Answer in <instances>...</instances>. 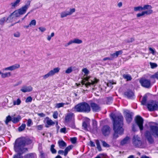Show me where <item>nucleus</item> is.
I'll return each instance as SVG.
<instances>
[{"instance_id": "f257e3e1", "label": "nucleus", "mask_w": 158, "mask_h": 158, "mask_svg": "<svg viewBox=\"0 0 158 158\" xmlns=\"http://www.w3.org/2000/svg\"><path fill=\"white\" fill-rule=\"evenodd\" d=\"M110 116L113 121V130L114 132L113 138L116 139L118 137V134L121 135L123 133V118L122 115L116 116L113 113L110 114Z\"/></svg>"}, {"instance_id": "f03ea898", "label": "nucleus", "mask_w": 158, "mask_h": 158, "mask_svg": "<svg viewBox=\"0 0 158 158\" xmlns=\"http://www.w3.org/2000/svg\"><path fill=\"white\" fill-rule=\"evenodd\" d=\"M25 145V140L19 138L17 139L15 143L14 148L15 151L18 154L14 155L13 158H23L21 156L24 152L27 151V148H24Z\"/></svg>"}, {"instance_id": "7ed1b4c3", "label": "nucleus", "mask_w": 158, "mask_h": 158, "mask_svg": "<svg viewBox=\"0 0 158 158\" xmlns=\"http://www.w3.org/2000/svg\"><path fill=\"white\" fill-rule=\"evenodd\" d=\"M152 6L148 5H145L143 7L141 6H139L137 7H135L134 8V10L135 11H140L142 10H145L142 11L141 13H139L136 15L137 17H140L144 16L145 15H149L153 13V11L152 9Z\"/></svg>"}, {"instance_id": "20e7f679", "label": "nucleus", "mask_w": 158, "mask_h": 158, "mask_svg": "<svg viewBox=\"0 0 158 158\" xmlns=\"http://www.w3.org/2000/svg\"><path fill=\"white\" fill-rule=\"evenodd\" d=\"M90 110V106L85 102H83L77 104L72 109V110L73 111L87 113L89 112Z\"/></svg>"}, {"instance_id": "39448f33", "label": "nucleus", "mask_w": 158, "mask_h": 158, "mask_svg": "<svg viewBox=\"0 0 158 158\" xmlns=\"http://www.w3.org/2000/svg\"><path fill=\"white\" fill-rule=\"evenodd\" d=\"M150 131H146L145 135L149 142L152 143L153 142V140L152 137V135L158 136V127L156 126L150 125Z\"/></svg>"}, {"instance_id": "423d86ee", "label": "nucleus", "mask_w": 158, "mask_h": 158, "mask_svg": "<svg viewBox=\"0 0 158 158\" xmlns=\"http://www.w3.org/2000/svg\"><path fill=\"white\" fill-rule=\"evenodd\" d=\"M89 78L88 77H86L84 78L82 80V85H85V86L86 87H88L89 86L91 85H94L96 84L98 81V80L96 78H94L92 80H88Z\"/></svg>"}, {"instance_id": "0eeeda50", "label": "nucleus", "mask_w": 158, "mask_h": 158, "mask_svg": "<svg viewBox=\"0 0 158 158\" xmlns=\"http://www.w3.org/2000/svg\"><path fill=\"white\" fill-rule=\"evenodd\" d=\"M60 68L59 67L55 68L49 71L47 73L43 76L44 79H46L49 77L53 76L56 73H58L60 70Z\"/></svg>"}, {"instance_id": "6e6552de", "label": "nucleus", "mask_w": 158, "mask_h": 158, "mask_svg": "<svg viewBox=\"0 0 158 158\" xmlns=\"http://www.w3.org/2000/svg\"><path fill=\"white\" fill-rule=\"evenodd\" d=\"M132 143L136 147H142V142L138 135H135L132 139Z\"/></svg>"}, {"instance_id": "1a4fd4ad", "label": "nucleus", "mask_w": 158, "mask_h": 158, "mask_svg": "<svg viewBox=\"0 0 158 158\" xmlns=\"http://www.w3.org/2000/svg\"><path fill=\"white\" fill-rule=\"evenodd\" d=\"M147 107L150 111L157 110L158 109V102L152 101L148 103Z\"/></svg>"}, {"instance_id": "9d476101", "label": "nucleus", "mask_w": 158, "mask_h": 158, "mask_svg": "<svg viewBox=\"0 0 158 158\" xmlns=\"http://www.w3.org/2000/svg\"><path fill=\"white\" fill-rule=\"evenodd\" d=\"M135 121L139 126L140 130H143V118L139 116H137L135 118Z\"/></svg>"}, {"instance_id": "9b49d317", "label": "nucleus", "mask_w": 158, "mask_h": 158, "mask_svg": "<svg viewBox=\"0 0 158 158\" xmlns=\"http://www.w3.org/2000/svg\"><path fill=\"white\" fill-rule=\"evenodd\" d=\"M20 67V64H16L10 66L5 68L2 69V71H12L19 68Z\"/></svg>"}, {"instance_id": "f8f14e48", "label": "nucleus", "mask_w": 158, "mask_h": 158, "mask_svg": "<svg viewBox=\"0 0 158 158\" xmlns=\"http://www.w3.org/2000/svg\"><path fill=\"white\" fill-rule=\"evenodd\" d=\"M140 82L143 86L146 88H149L151 86V81L148 79H145L141 80Z\"/></svg>"}, {"instance_id": "ddd939ff", "label": "nucleus", "mask_w": 158, "mask_h": 158, "mask_svg": "<svg viewBox=\"0 0 158 158\" xmlns=\"http://www.w3.org/2000/svg\"><path fill=\"white\" fill-rule=\"evenodd\" d=\"M30 2L28 1L27 4L23 6L21 8L18 10L21 15H23L26 13L27 10L30 6Z\"/></svg>"}, {"instance_id": "4468645a", "label": "nucleus", "mask_w": 158, "mask_h": 158, "mask_svg": "<svg viewBox=\"0 0 158 158\" xmlns=\"http://www.w3.org/2000/svg\"><path fill=\"white\" fill-rule=\"evenodd\" d=\"M75 115L72 113H68L65 117V121L66 123H69L74 119Z\"/></svg>"}, {"instance_id": "2eb2a0df", "label": "nucleus", "mask_w": 158, "mask_h": 158, "mask_svg": "<svg viewBox=\"0 0 158 158\" xmlns=\"http://www.w3.org/2000/svg\"><path fill=\"white\" fill-rule=\"evenodd\" d=\"M44 122H45V123H46L45 127H48L49 126L53 125L55 124V123L48 117L45 118Z\"/></svg>"}, {"instance_id": "dca6fc26", "label": "nucleus", "mask_w": 158, "mask_h": 158, "mask_svg": "<svg viewBox=\"0 0 158 158\" xmlns=\"http://www.w3.org/2000/svg\"><path fill=\"white\" fill-rule=\"evenodd\" d=\"M102 131L103 135L105 136L108 135L110 132V127L107 126H105L103 127Z\"/></svg>"}, {"instance_id": "f3484780", "label": "nucleus", "mask_w": 158, "mask_h": 158, "mask_svg": "<svg viewBox=\"0 0 158 158\" xmlns=\"http://www.w3.org/2000/svg\"><path fill=\"white\" fill-rule=\"evenodd\" d=\"M33 89L32 87L30 86H27L24 85L22 87L20 90L23 93H26L27 92H30L32 91Z\"/></svg>"}, {"instance_id": "a211bd4d", "label": "nucleus", "mask_w": 158, "mask_h": 158, "mask_svg": "<svg viewBox=\"0 0 158 158\" xmlns=\"http://www.w3.org/2000/svg\"><path fill=\"white\" fill-rule=\"evenodd\" d=\"M124 95L128 98H131L133 97L134 94V93L130 90H127L124 93Z\"/></svg>"}, {"instance_id": "6ab92c4d", "label": "nucleus", "mask_w": 158, "mask_h": 158, "mask_svg": "<svg viewBox=\"0 0 158 158\" xmlns=\"http://www.w3.org/2000/svg\"><path fill=\"white\" fill-rule=\"evenodd\" d=\"M94 112H98L100 110V107L97 104L92 103L90 104Z\"/></svg>"}, {"instance_id": "aec40b11", "label": "nucleus", "mask_w": 158, "mask_h": 158, "mask_svg": "<svg viewBox=\"0 0 158 158\" xmlns=\"http://www.w3.org/2000/svg\"><path fill=\"white\" fill-rule=\"evenodd\" d=\"M123 52L122 50L116 51L115 53L110 54V58L111 59V60H112L114 58L117 57L119 55L121 54Z\"/></svg>"}, {"instance_id": "412c9836", "label": "nucleus", "mask_w": 158, "mask_h": 158, "mask_svg": "<svg viewBox=\"0 0 158 158\" xmlns=\"http://www.w3.org/2000/svg\"><path fill=\"white\" fill-rule=\"evenodd\" d=\"M82 126L85 130H90V131L92 130L90 127V124L88 122H84L82 124Z\"/></svg>"}, {"instance_id": "4be33fe9", "label": "nucleus", "mask_w": 158, "mask_h": 158, "mask_svg": "<svg viewBox=\"0 0 158 158\" xmlns=\"http://www.w3.org/2000/svg\"><path fill=\"white\" fill-rule=\"evenodd\" d=\"M12 102L15 106H19L21 104L22 101L20 98H17L15 99H13Z\"/></svg>"}, {"instance_id": "5701e85b", "label": "nucleus", "mask_w": 158, "mask_h": 158, "mask_svg": "<svg viewBox=\"0 0 158 158\" xmlns=\"http://www.w3.org/2000/svg\"><path fill=\"white\" fill-rule=\"evenodd\" d=\"M59 146L60 148H63L67 145L66 143L63 140H59L58 142Z\"/></svg>"}, {"instance_id": "b1692460", "label": "nucleus", "mask_w": 158, "mask_h": 158, "mask_svg": "<svg viewBox=\"0 0 158 158\" xmlns=\"http://www.w3.org/2000/svg\"><path fill=\"white\" fill-rule=\"evenodd\" d=\"M15 18V17L13 15L12 13L7 18L6 22H12Z\"/></svg>"}, {"instance_id": "393cba45", "label": "nucleus", "mask_w": 158, "mask_h": 158, "mask_svg": "<svg viewBox=\"0 0 158 158\" xmlns=\"http://www.w3.org/2000/svg\"><path fill=\"white\" fill-rule=\"evenodd\" d=\"M73 146L72 145L69 146L65 149L64 152V156H66L68 152L72 149Z\"/></svg>"}, {"instance_id": "a878e982", "label": "nucleus", "mask_w": 158, "mask_h": 158, "mask_svg": "<svg viewBox=\"0 0 158 158\" xmlns=\"http://www.w3.org/2000/svg\"><path fill=\"white\" fill-rule=\"evenodd\" d=\"M129 139L130 138L129 137H126L120 143L121 145H123L126 143H127L129 142Z\"/></svg>"}, {"instance_id": "bb28decb", "label": "nucleus", "mask_w": 158, "mask_h": 158, "mask_svg": "<svg viewBox=\"0 0 158 158\" xmlns=\"http://www.w3.org/2000/svg\"><path fill=\"white\" fill-rule=\"evenodd\" d=\"M126 119L127 122L130 123L132 120L131 115L130 113H127L126 114Z\"/></svg>"}, {"instance_id": "cd10ccee", "label": "nucleus", "mask_w": 158, "mask_h": 158, "mask_svg": "<svg viewBox=\"0 0 158 158\" xmlns=\"http://www.w3.org/2000/svg\"><path fill=\"white\" fill-rule=\"evenodd\" d=\"M21 119L20 116H19L17 117H12V121L14 123H18L20 120Z\"/></svg>"}, {"instance_id": "c85d7f7f", "label": "nucleus", "mask_w": 158, "mask_h": 158, "mask_svg": "<svg viewBox=\"0 0 158 158\" xmlns=\"http://www.w3.org/2000/svg\"><path fill=\"white\" fill-rule=\"evenodd\" d=\"M20 1L21 0H16L14 2H12L11 3V5L12 6V8H15L18 6Z\"/></svg>"}, {"instance_id": "c756f323", "label": "nucleus", "mask_w": 158, "mask_h": 158, "mask_svg": "<svg viewBox=\"0 0 158 158\" xmlns=\"http://www.w3.org/2000/svg\"><path fill=\"white\" fill-rule=\"evenodd\" d=\"M123 77L127 81H131L132 77L131 75L129 74H124L123 75Z\"/></svg>"}, {"instance_id": "7c9ffc66", "label": "nucleus", "mask_w": 158, "mask_h": 158, "mask_svg": "<svg viewBox=\"0 0 158 158\" xmlns=\"http://www.w3.org/2000/svg\"><path fill=\"white\" fill-rule=\"evenodd\" d=\"M11 76V73L10 72H7L3 73L2 74V78L9 77Z\"/></svg>"}, {"instance_id": "2f4dec72", "label": "nucleus", "mask_w": 158, "mask_h": 158, "mask_svg": "<svg viewBox=\"0 0 158 158\" xmlns=\"http://www.w3.org/2000/svg\"><path fill=\"white\" fill-rule=\"evenodd\" d=\"M76 11V9L75 8H70L69 11H67V13L69 15H72L73 13H75Z\"/></svg>"}, {"instance_id": "473e14b6", "label": "nucleus", "mask_w": 158, "mask_h": 158, "mask_svg": "<svg viewBox=\"0 0 158 158\" xmlns=\"http://www.w3.org/2000/svg\"><path fill=\"white\" fill-rule=\"evenodd\" d=\"M95 143L97 146V148L98 151H101L102 150V149L101 148L99 141L98 140H95Z\"/></svg>"}, {"instance_id": "72a5a7b5", "label": "nucleus", "mask_w": 158, "mask_h": 158, "mask_svg": "<svg viewBox=\"0 0 158 158\" xmlns=\"http://www.w3.org/2000/svg\"><path fill=\"white\" fill-rule=\"evenodd\" d=\"M12 14L15 18L19 17L21 15L18 10H15Z\"/></svg>"}, {"instance_id": "f704fd0d", "label": "nucleus", "mask_w": 158, "mask_h": 158, "mask_svg": "<svg viewBox=\"0 0 158 158\" xmlns=\"http://www.w3.org/2000/svg\"><path fill=\"white\" fill-rule=\"evenodd\" d=\"M69 16L67 11H64L62 12L60 14V17L63 18Z\"/></svg>"}, {"instance_id": "c9c22d12", "label": "nucleus", "mask_w": 158, "mask_h": 158, "mask_svg": "<svg viewBox=\"0 0 158 158\" xmlns=\"http://www.w3.org/2000/svg\"><path fill=\"white\" fill-rule=\"evenodd\" d=\"M55 145L52 144L51 146L50 151L52 154H55L56 153V150L54 148Z\"/></svg>"}, {"instance_id": "e433bc0d", "label": "nucleus", "mask_w": 158, "mask_h": 158, "mask_svg": "<svg viewBox=\"0 0 158 158\" xmlns=\"http://www.w3.org/2000/svg\"><path fill=\"white\" fill-rule=\"evenodd\" d=\"M74 44H80L82 43V40L77 38H75L73 39Z\"/></svg>"}, {"instance_id": "4c0bfd02", "label": "nucleus", "mask_w": 158, "mask_h": 158, "mask_svg": "<svg viewBox=\"0 0 158 158\" xmlns=\"http://www.w3.org/2000/svg\"><path fill=\"white\" fill-rule=\"evenodd\" d=\"M26 127V124H23L22 125L19 127L18 128V130L19 131H21L25 129Z\"/></svg>"}, {"instance_id": "58836bf2", "label": "nucleus", "mask_w": 158, "mask_h": 158, "mask_svg": "<svg viewBox=\"0 0 158 158\" xmlns=\"http://www.w3.org/2000/svg\"><path fill=\"white\" fill-rule=\"evenodd\" d=\"M35 154L33 153H30L26 155L24 158H34Z\"/></svg>"}, {"instance_id": "ea45409f", "label": "nucleus", "mask_w": 158, "mask_h": 158, "mask_svg": "<svg viewBox=\"0 0 158 158\" xmlns=\"http://www.w3.org/2000/svg\"><path fill=\"white\" fill-rule=\"evenodd\" d=\"M147 96H143V98L141 102V104L143 105H145L146 103V101L147 99Z\"/></svg>"}, {"instance_id": "a19ab883", "label": "nucleus", "mask_w": 158, "mask_h": 158, "mask_svg": "<svg viewBox=\"0 0 158 158\" xmlns=\"http://www.w3.org/2000/svg\"><path fill=\"white\" fill-rule=\"evenodd\" d=\"M101 142L102 143V146L106 148H108L110 147V145L107 143L105 141L101 140Z\"/></svg>"}, {"instance_id": "79ce46f5", "label": "nucleus", "mask_w": 158, "mask_h": 158, "mask_svg": "<svg viewBox=\"0 0 158 158\" xmlns=\"http://www.w3.org/2000/svg\"><path fill=\"white\" fill-rule=\"evenodd\" d=\"M12 118H11L10 116L8 115L6 118V120L5 122L6 124L7 125L10 121H12Z\"/></svg>"}, {"instance_id": "37998d69", "label": "nucleus", "mask_w": 158, "mask_h": 158, "mask_svg": "<svg viewBox=\"0 0 158 158\" xmlns=\"http://www.w3.org/2000/svg\"><path fill=\"white\" fill-rule=\"evenodd\" d=\"M97 123L96 121L93 120V125L94 130H96L97 129Z\"/></svg>"}, {"instance_id": "c03bdc74", "label": "nucleus", "mask_w": 158, "mask_h": 158, "mask_svg": "<svg viewBox=\"0 0 158 158\" xmlns=\"http://www.w3.org/2000/svg\"><path fill=\"white\" fill-rule=\"evenodd\" d=\"M65 104V103H57L55 107L59 108L60 107H63L64 106Z\"/></svg>"}, {"instance_id": "a18cd8bd", "label": "nucleus", "mask_w": 158, "mask_h": 158, "mask_svg": "<svg viewBox=\"0 0 158 158\" xmlns=\"http://www.w3.org/2000/svg\"><path fill=\"white\" fill-rule=\"evenodd\" d=\"M36 24V21L35 19H33L31 21V22L29 24V26H30L31 27L32 26H35Z\"/></svg>"}, {"instance_id": "49530a36", "label": "nucleus", "mask_w": 158, "mask_h": 158, "mask_svg": "<svg viewBox=\"0 0 158 158\" xmlns=\"http://www.w3.org/2000/svg\"><path fill=\"white\" fill-rule=\"evenodd\" d=\"M151 78L153 79H156L158 80V72L151 76Z\"/></svg>"}, {"instance_id": "de8ad7c7", "label": "nucleus", "mask_w": 158, "mask_h": 158, "mask_svg": "<svg viewBox=\"0 0 158 158\" xmlns=\"http://www.w3.org/2000/svg\"><path fill=\"white\" fill-rule=\"evenodd\" d=\"M73 44H74L73 39L70 40L68 43L64 45L65 47H67Z\"/></svg>"}, {"instance_id": "09e8293b", "label": "nucleus", "mask_w": 158, "mask_h": 158, "mask_svg": "<svg viewBox=\"0 0 158 158\" xmlns=\"http://www.w3.org/2000/svg\"><path fill=\"white\" fill-rule=\"evenodd\" d=\"M82 71L86 76L88 75L89 73V71L86 68L83 69L82 70Z\"/></svg>"}, {"instance_id": "8fccbe9b", "label": "nucleus", "mask_w": 158, "mask_h": 158, "mask_svg": "<svg viewBox=\"0 0 158 158\" xmlns=\"http://www.w3.org/2000/svg\"><path fill=\"white\" fill-rule=\"evenodd\" d=\"M33 124L32 120L31 119H29L27 123V126L28 127H30Z\"/></svg>"}, {"instance_id": "3c124183", "label": "nucleus", "mask_w": 158, "mask_h": 158, "mask_svg": "<svg viewBox=\"0 0 158 158\" xmlns=\"http://www.w3.org/2000/svg\"><path fill=\"white\" fill-rule=\"evenodd\" d=\"M150 64L152 69L155 68L157 66V64L155 63L150 62Z\"/></svg>"}, {"instance_id": "603ef678", "label": "nucleus", "mask_w": 158, "mask_h": 158, "mask_svg": "<svg viewBox=\"0 0 158 158\" xmlns=\"http://www.w3.org/2000/svg\"><path fill=\"white\" fill-rule=\"evenodd\" d=\"M73 71V69L72 67L68 68L65 71V73H69Z\"/></svg>"}, {"instance_id": "864d4df0", "label": "nucleus", "mask_w": 158, "mask_h": 158, "mask_svg": "<svg viewBox=\"0 0 158 158\" xmlns=\"http://www.w3.org/2000/svg\"><path fill=\"white\" fill-rule=\"evenodd\" d=\"M6 19L5 17H3L0 19V24L3 25L4 22L6 21Z\"/></svg>"}, {"instance_id": "5fc2aeb1", "label": "nucleus", "mask_w": 158, "mask_h": 158, "mask_svg": "<svg viewBox=\"0 0 158 158\" xmlns=\"http://www.w3.org/2000/svg\"><path fill=\"white\" fill-rule=\"evenodd\" d=\"M134 41V39L133 38H131L129 39L126 40H125V42L126 43H130L131 42H133Z\"/></svg>"}, {"instance_id": "6e6d98bb", "label": "nucleus", "mask_w": 158, "mask_h": 158, "mask_svg": "<svg viewBox=\"0 0 158 158\" xmlns=\"http://www.w3.org/2000/svg\"><path fill=\"white\" fill-rule=\"evenodd\" d=\"M112 98L111 97H108L107 98L106 102L107 104H109L112 102Z\"/></svg>"}, {"instance_id": "4d7b16f0", "label": "nucleus", "mask_w": 158, "mask_h": 158, "mask_svg": "<svg viewBox=\"0 0 158 158\" xmlns=\"http://www.w3.org/2000/svg\"><path fill=\"white\" fill-rule=\"evenodd\" d=\"M58 113L57 111H55L53 113V117L55 119H56L58 117Z\"/></svg>"}, {"instance_id": "13d9d810", "label": "nucleus", "mask_w": 158, "mask_h": 158, "mask_svg": "<svg viewBox=\"0 0 158 158\" xmlns=\"http://www.w3.org/2000/svg\"><path fill=\"white\" fill-rule=\"evenodd\" d=\"M54 35V32H52L51 33L50 35H48L47 38V39L48 41H50L51 37H53Z\"/></svg>"}, {"instance_id": "bf43d9fd", "label": "nucleus", "mask_w": 158, "mask_h": 158, "mask_svg": "<svg viewBox=\"0 0 158 158\" xmlns=\"http://www.w3.org/2000/svg\"><path fill=\"white\" fill-rule=\"evenodd\" d=\"M77 139L76 137L72 138L70 139V140L71 142L73 144H74L76 143Z\"/></svg>"}, {"instance_id": "052dcab7", "label": "nucleus", "mask_w": 158, "mask_h": 158, "mask_svg": "<svg viewBox=\"0 0 158 158\" xmlns=\"http://www.w3.org/2000/svg\"><path fill=\"white\" fill-rule=\"evenodd\" d=\"M60 132L61 133H65L67 132L66 131V128L65 127H64L61 128L60 129Z\"/></svg>"}, {"instance_id": "680f3d73", "label": "nucleus", "mask_w": 158, "mask_h": 158, "mask_svg": "<svg viewBox=\"0 0 158 158\" xmlns=\"http://www.w3.org/2000/svg\"><path fill=\"white\" fill-rule=\"evenodd\" d=\"M32 101V98L31 97H28L26 99V102H30Z\"/></svg>"}, {"instance_id": "e2e57ef3", "label": "nucleus", "mask_w": 158, "mask_h": 158, "mask_svg": "<svg viewBox=\"0 0 158 158\" xmlns=\"http://www.w3.org/2000/svg\"><path fill=\"white\" fill-rule=\"evenodd\" d=\"M39 29L42 32H44L46 30V29L44 27H40L39 28Z\"/></svg>"}, {"instance_id": "0e129e2a", "label": "nucleus", "mask_w": 158, "mask_h": 158, "mask_svg": "<svg viewBox=\"0 0 158 158\" xmlns=\"http://www.w3.org/2000/svg\"><path fill=\"white\" fill-rule=\"evenodd\" d=\"M14 36L16 37H19L20 36V34L18 32H16L14 33Z\"/></svg>"}, {"instance_id": "69168bd1", "label": "nucleus", "mask_w": 158, "mask_h": 158, "mask_svg": "<svg viewBox=\"0 0 158 158\" xmlns=\"http://www.w3.org/2000/svg\"><path fill=\"white\" fill-rule=\"evenodd\" d=\"M37 114L40 117H44L45 116V114H44L43 113H37Z\"/></svg>"}, {"instance_id": "338daca9", "label": "nucleus", "mask_w": 158, "mask_h": 158, "mask_svg": "<svg viewBox=\"0 0 158 158\" xmlns=\"http://www.w3.org/2000/svg\"><path fill=\"white\" fill-rule=\"evenodd\" d=\"M43 126L42 125H39L37 126V129L39 130H41L42 129Z\"/></svg>"}, {"instance_id": "774afa93", "label": "nucleus", "mask_w": 158, "mask_h": 158, "mask_svg": "<svg viewBox=\"0 0 158 158\" xmlns=\"http://www.w3.org/2000/svg\"><path fill=\"white\" fill-rule=\"evenodd\" d=\"M14 106L15 105H14L13 102H11L10 103L8 104V107H9V108H11Z\"/></svg>"}]
</instances>
